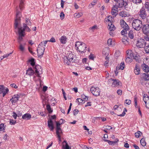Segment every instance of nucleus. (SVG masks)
I'll list each match as a JSON object with an SVG mask.
<instances>
[{
  "label": "nucleus",
  "instance_id": "nucleus-61",
  "mask_svg": "<svg viewBox=\"0 0 149 149\" xmlns=\"http://www.w3.org/2000/svg\"><path fill=\"white\" fill-rule=\"evenodd\" d=\"M10 86L13 88H17V86L15 84H10Z\"/></svg>",
  "mask_w": 149,
  "mask_h": 149
},
{
  "label": "nucleus",
  "instance_id": "nucleus-20",
  "mask_svg": "<svg viewBox=\"0 0 149 149\" xmlns=\"http://www.w3.org/2000/svg\"><path fill=\"white\" fill-rule=\"evenodd\" d=\"M48 127L51 131H53L54 129V123L52 119H49L47 121Z\"/></svg>",
  "mask_w": 149,
  "mask_h": 149
},
{
  "label": "nucleus",
  "instance_id": "nucleus-28",
  "mask_svg": "<svg viewBox=\"0 0 149 149\" xmlns=\"http://www.w3.org/2000/svg\"><path fill=\"white\" fill-rule=\"evenodd\" d=\"M67 40L66 37L65 36H62L60 39L61 42L63 44H65Z\"/></svg>",
  "mask_w": 149,
  "mask_h": 149
},
{
  "label": "nucleus",
  "instance_id": "nucleus-52",
  "mask_svg": "<svg viewBox=\"0 0 149 149\" xmlns=\"http://www.w3.org/2000/svg\"><path fill=\"white\" fill-rule=\"evenodd\" d=\"M120 52L118 51H117L115 53V56L116 57H118L120 55Z\"/></svg>",
  "mask_w": 149,
  "mask_h": 149
},
{
  "label": "nucleus",
  "instance_id": "nucleus-4",
  "mask_svg": "<svg viewBox=\"0 0 149 149\" xmlns=\"http://www.w3.org/2000/svg\"><path fill=\"white\" fill-rule=\"evenodd\" d=\"M132 26L134 30L139 31L143 26L142 21L139 19H134L132 20Z\"/></svg>",
  "mask_w": 149,
  "mask_h": 149
},
{
  "label": "nucleus",
  "instance_id": "nucleus-17",
  "mask_svg": "<svg viewBox=\"0 0 149 149\" xmlns=\"http://www.w3.org/2000/svg\"><path fill=\"white\" fill-rule=\"evenodd\" d=\"M9 91L7 88H5L3 85H0V94L3 93V96L4 97Z\"/></svg>",
  "mask_w": 149,
  "mask_h": 149
},
{
  "label": "nucleus",
  "instance_id": "nucleus-46",
  "mask_svg": "<svg viewBox=\"0 0 149 149\" xmlns=\"http://www.w3.org/2000/svg\"><path fill=\"white\" fill-rule=\"evenodd\" d=\"M19 49L21 51H23L24 49V46L22 45V44H20L19 45Z\"/></svg>",
  "mask_w": 149,
  "mask_h": 149
},
{
  "label": "nucleus",
  "instance_id": "nucleus-13",
  "mask_svg": "<svg viewBox=\"0 0 149 149\" xmlns=\"http://www.w3.org/2000/svg\"><path fill=\"white\" fill-rule=\"evenodd\" d=\"M56 134L57 137L58 138L59 141H61V137L63 134L62 130L61 127H58L57 126V128H56Z\"/></svg>",
  "mask_w": 149,
  "mask_h": 149
},
{
  "label": "nucleus",
  "instance_id": "nucleus-62",
  "mask_svg": "<svg viewBox=\"0 0 149 149\" xmlns=\"http://www.w3.org/2000/svg\"><path fill=\"white\" fill-rule=\"evenodd\" d=\"M13 118L15 119H16L17 116H18V115L15 112H13Z\"/></svg>",
  "mask_w": 149,
  "mask_h": 149
},
{
  "label": "nucleus",
  "instance_id": "nucleus-3",
  "mask_svg": "<svg viewBox=\"0 0 149 149\" xmlns=\"http://www.w3.org/2000/svg\"><path fill=\"white\" fill-rule=\"evenodd\" d=\"M75 47L77 52L81 53L85 52L87 48L85 43L79 41L75 42Z\"/></svg>",
  "mask_w": 149,
  "mask_h": 149
},
{
  "label": "nucleus",
  "instance_id": "nucleus-2",
  "mask_svg": "<svg viewBox=\"0 0 149 149\" xmlns=\"http://www.w3.org/2000/svg\"><path fill=\"white\" fill-rule=\"evenodd\" d=\"M79 61L77 59L76 56L73 54L72 52H69L67 56L64 57V63L65 64L70 66H76Z\"/></svg>",
  "mask_w": 149,
  "mask_h": 149
},
{
  "label": "nucleus",
  "instance_id": "nucleus-37",
  "mask_svg": "<svg viewBox=\"0 0 149 149\" xmlns=\"http://www.w3.org/2000/svg\"><path fill=\"white\" fill-rule=\"evenodd\" d=\"M125 65L124 62H122L120 65L119 69H120L121 70H123L125 68Z\"/></svg>",
  "mask_w": 149,
  "mask_h": 149
},
{
  "label": "nucleus",
  "instance_id": "nucleus-32",
  "mask_svg": "<svg viewBox=\"0 0 149 149\" xmlns=\"http://www.w3.org/2000/svg\"><path fill=\"white\" fill-rule=\"evenodd\" d=\"M132 2L138 5L142 2V0H132Z\"/></svg>",
  "mask_w": 149,
  "mask_h": 149
},
{
  "label": "nucleus",
  "instance_id": "nucleus-34",
  "mask_svg": "<svg viewBox=\"0 0 149 149\" xmlns=\"http://www.w3.org/2000/svg\"><path fill=\"white\" fill-rule=\"evenodd\" d=\"M61 120L62 121V122L61 123H60L59 122L56 121V128H57V126H58V127H61L60 125L62 123H64L63 121H64V120L62 119H61L60 120V121Z\"/></svg>",
  "mask_w": 149,
  "mask_h": 149
},
{
  "label": "nucleus",
  "instance_id": "nucleus-63",
  "mask_svg": "<svg viewBox=\"0 0 149 149\" xmlns=\"http://www.w3.org/2000/svg\"><path fill=\"white\" fill-rule=\"evenodd\" d=\"M89 59H90L93 60H94V57L93 56V55L92 54H90L89 55Z\"/></svg>",
  "mask_w": 149,
  "mask_h": 149
},
{
  "label": "nucleus",
  "instance_id": "nucleus-40",
  "mask_svg": "<svg viewBox=\"0 0 149 149\" xmlns=\"http://www.w3.org/2000/svg\"><path fill=\"white\" fill-rule=\"evenodd\" d=\"M142 134V133L141 132L138 131L137 132L135 133V135L136 137L138 138Z\"/></svg>",
  "mask_w": 149,
  "mask_h": 149
},
{
  "label": "nucleus",
  "instance_id": "nucleus-6",
  "mask_svg": "<svg viewBox=\"0 0 149 149\" xmlns=\"http://www.w3.org/2000/svg\"><path fill=\"white\" fill-rule=\"evenodd\" d=\"M120 23L121 26L123 29V30L121 32V34L123 35L127 34V31H128L129 29L128 25L123 19L120 20Z\"/></svg>",
  "mask_w": 149,
  "mask_h": 149
},
{
  "label": "nucleus",
  "instance_id": "nucleus-54",
  "mask_svg": "<svg viewBox=\"0 0 149 149\" xmlns=\"http://www.w3.org/2000/svg\"><path fill=\"white\" fill-rule=\"evenodd\" d=\"M83 15L82 13H80L78 14H77L75 17L77 18H79L81 17Z\"/></svg>",
  "mask_w": 149,
  "mask_h": 149
},
{
  "label": "nucleus",
  "instance_id": "nucleus-49",
  "mask_svg": "<svg viewBox=\"0 0 149 149\" xmlns=\"http://www.w3.org/2000/svg\"><path fill=\"white\" fill-rule=\"evenodd\" d=\"M77 101L79 103L78 104H79V103H82V104L84 100L81 98H78L77 99Z\"/></svg>",
  "mask_w": 149,
  "mask_h": 149
},
{
  "label": "nucleus",
  "instance_id": "nucleus-33",
  "mask_svg": "<svg viewBox=\"0 0 149 149\" xmlns=\"http://www.w3.org/2000/svg\"><path fill=\"white\" fill-rule=\"evenodd\" d=\"M28 62L30 63L31 65L33 66H34L35 64L34 59L33 58L31 59L28 61Z\"/></svg>",
  "mask_w": 149,
  "mask_h": 149
},
{
  "label": "nucleus",
  "instance_id": "nucleus-31",
  "mask_svg": "<svg viewBox=\"0 0 149 149\" xmlns=\"http://www.w3.org/2000/svg\"><path fill=\"white\" fill-rule=\"evenodd\" d=\"M129 37L131 39L134 38V35L133 32L132 31H130L128 33Z\"/></svg>",
  "mask_w": 149,
  "mask_h": 149
},
{
  "label": "nucleus",
  "instance_id": "nucleus-41",
  "mask_svg": "<svg viewBox=\"0 0 149 149\" xmlns=\"http://www.w3.org/2000/svg\"><path fill=\"white\" fill-rule=\"evenodd\" d=\"M26 24H26V25H31V23L30 21V20L29 19L26 18Z\"/></svg>",
  "mask_w": 149,
  "mask_h": 149
},
{
  "label": "nucleus",
  "instance_id": "nucleus-16",
  "mask_svg": "<svg viewBox=\"0 0 149 149\" xmlns=\"http://www.w3.org/2000/svg\"><path fill=\"white\" fill-rule=\"evenodd\" d=\"M142 31L145 34L149 35V25L146 24L143 26Z\"/></svg>",
  "mask_w": 149,
  "mask_h": 149
},
{
  "label": "nucleus",
  "instance_id": "nucleus-36",
  "mask_svg": "<svg viewBox=\"0 0 149 149\" xmlns=\"http://www.w3.org/2000/svg\"><path fill=\"white\" fill-rule=\"evenodd\" d=\"M133 58L127 57L125 60L126 62L127 63H130L132 61Z\"/></svg>",
  "mask_w": 149,
  "mask_h": 149
},
{
  "label": "nucleus",
  "instance_id": "nucleus-64",
  "mask_svg": "<svg viewBox=\"0 0 149 149\" xmlns=\"http://www.w3.org/2000/svg\"><path fill=\"white\" fill-rule=\"evenodd\" d=\"M109 62V60H106L104 64V65L105 67H107L108 65V63Z\"/></svg>",
  "mask_w": 149,
  "mask_h": 149
},
{
  "label": "nucleus",
  "instance_id": "nucleus-10",
  "mask_svg": "<svg viewBox=\"0 0 149 149\" xmlns=\"http://www.w3.org/2000/svg\"><path fill=\"white\" fill-rule=\"evenodd\" d=\"M116 6L119 8H122L123 6H127L128 3L126 2H125L124 0H117L116 1Z\"/></svg>",
  "mask_w": 149,
  "mask_h": 149
},
{
  "label": "nucleus",
  "instance_id": "nucleus-26",
  "mask_svg": "<svg viewBox=\"0 0 149 149\" xmlns=\"http://www.w3.org/2000/svg\"><path fill=\"white\" fill-rule=\"evenodd\" d=\"M31 118V115L29 113H26L22 116V118L23 119L26 120H29Z\"/></svg>",
  "mask_w": 149,
  "mask_h": 149
},
{
  "label": "nucleus",
  "instance_id": "nucleus-23",
  "mask_svg": "<svg viewBox=\"0 0 149 149\" xmlns=\"http://www.w3.org/2000/svg\"><path fill=\"white\" fill-rule=\"evenodd\" d=\"M104 141L107 142L110 145H114L117 143V142L118 141V139H116V141H111L107 140H105Z\"/></svg>",
  "mask_w": 149,
  "mask_h": 149
},
{
  "label": "nucleus",
  "instance_id": "nucleus-22",
  "mask_svg": "<svg viewBox=\"0 0 149 149\" xmlns=\"http://www.w3.org/2000/svg\"><path fill=\"white\" fill-rule=\"evenodd\" d=\"M134 72L135 74L137 75H139L140 73V68L137 64L136 65L134 68Z\"/></svg>",
  "mask_w": 149,
  "mask_h": 149
},
{
  "label": "nucleus",
  "instance_id": "nucleus-48",
  "mask_svg": "<svg viewBox=\"0 0 149 149\" xmlns=\"http://www.w3.org/2000/svg\"><path fill=\"white\" fill-rule=\"evenodd\" d=\"M143 98V100L144 102L145 103H146L147 102L149 101V97H146Z\"/></svg>",
  "mask_w": 149,
  "mask_h": 149
},
{
  "label": "nucleus",
  "instance_id": "nucleus-51",
  "mask_svg": "<svg viewBox=\"0 0 149 149\" xmlns=\"http://www.w3.org/2000/svg\"><path fill=\"white\" fill-rule=\"evenodd\" d=\"M112 39L111 38L109 39L107 41V44L109 46L111 45H112Z\"/></svg>",
  "mask_w": 149,
  "mask_h": 149
},
{
  "label": "nucleus",
  "instance_id": "nucleus-5",
  "mask_svg": "<svg viewBox=\"0 0 149 149\" xmlns=\"http://www.w3.org/2000/svg\"><path fill=\"white\" fill-rule=\"evenodd\" d=\"M19 25V22H17L16 20L15 22L14 23V28L15 29V32L16 33H18L19 35V37L18 38L19 40L21 41L22 40V37L24 36L25 34L22 31H20L18 29V27Z\"/></svg>",
  "mask_w": 149,
  "mask_h": 149
},
{
  "label": "nucleus",
  "instance_id": "nucleus-25",
  "mask_svg": "<svg viewBox=\"0 0 149 149\" xmlns=\"http://www.w3.org/2000/svg\"><path fill=\"white\" fill-rule=\"evenodd\" d=\"M19 97L20 95H14L11 99V100L13 102L15 103L18 100L19 98Z\"/></svg>",
  "mask_w": 149,
  "mask_h": 149
},
{
  "label": "nucleus",
  "instance_id": "nucleus-38",
  "mask_svg": "<svg viewBox=\"0 0 149 149\" xmlns=\"http://www.w3.org/2000/svg\"><path fill=\"white\" fill-rule=\"evenodd\" d=\"M47 109L49 113H51L52 112L53 110L51 108L49 105L47 104L46 106Z\"/></svg>",
  "mask_w": 149,
  "mask_h": 149
},
{
  "label": "nucleus",
  "instance_id": "nucleus-15",
  "mask_svg": "<svg viewBox=\"0 0 149 149\" xmlns=\"http://www.w3.org/2000/svg\"><path fill=\"white\" fill-rule=\"evenodd\" d=\"M142 76L140 79V81L141 84L143 85L144 81H146L149 79V75L146 73H143Z\"/></svg>",
  "mask_w": 149,
  "mask_h": 149
},
{
  "label": "nucleus",
  "instance_id": "nucleus-60",
  "mask_svg": "<svg viewBox=\"0 0 149 149\" xmlns=\"http://www.w3.org/2000/svg\"><path fill=\"white\" fill-rule=\"evenodd\" d=\"M117 93L119 95H121L122 93V91L120 90H118L117 91Z\"/></svg>",
  "mask_w": 149,
  "mask_h": 149
},
{
  "label": "nucleus",
  "instance_id": "nucleus-24",
  "mask_svg": "<svg viewBox=\"0 0 149 149\" xmlns=\"http://www.w3.org/2000/svg\"><path fill=\"white\" fill-rule=\"evenodd\" d=\"M109 29L110 31H113L116 29V27L112 22L108 23Z\"/></svg>",
  "mask_w": 149,
  "mask_h": 149
},
{
  "label": "nucleus",
  "instance_id": "nucleus-14",
  "mask_svg": "<svg viewBox=\"0 0 149 149\" xmlns=\"http://www.w3.org/2000/svg\"><path fill=\"white\" fill-rule=\"evenodd\" d=\"M113 81L112 86V87H115L120 85L121 83L118 80L113 79H111L109 80V82H112Z\"/></svg>",
  "mask_w": 149,
  "mask_h": 149
},
{
  "label": "nucleus",
  "instance_id": "nucleus-9",
  "mask_svg": "<svg viewBox=\"0 0 149 149\" xmlns=\"http://www.w3.org/2000/svg\"><path fill=\"white\" fill-rule=\"evenodd\" d=\"M146 43L144 39H141L137 41L136 45L139 48L144 47Z\"/></svg>",
  "mask_w": 149,
  "mask_h": 149
},
{
  "label": "nucleus",
  "instance_id": "nucleus-42",
  "mask_svg": "<svg viewBox=\"0 0 149 149\" xmlns=\"http://www.w3.org/2000/svg\"><path fill=\"white\" fill-rule=\"evenodd\" d=\"M145 8L149 12V2H146L145 4Z\"/></svg>",
  "mask_w": 149,
  "mask_h": 149
},
{
  "label": "nucleus",
  "instance_id": "nucleus-45",
  "mask_svg": "<svg viewBox=\"0 0 149 149\" xmlns=\"http://www.w3.org/2000/svg\"><path fill=\"white\" fill-rule=\"evenodd\" d=\"M10 123L11 125H15L16 123V121L15 120L10 119Z\"/></svg>",
  "mask_w": 149,
  "mask_h": 149
},
{
  "label": "nucleus",
  "instance_id": "nucleus-43",
  "mask_svg": "<svg viewBox=\"0 0 149 149\" xmlns=\"http://www.w3.org/2000/svg\"><path fill=\"white\" fill-rule=\"evenodd\" d=\"M4 124L3 123L0 124V131H1L5 130Z\"/></svg>",
  "mask_w": 149,
  "mask_h": 149
},
{
  "label": "nucleus",
  "instance_id": "nucleus-55",
  "mask_svg": "<svg viewBox=\"0 0 149 149\" xmlns=\"http://www.w3.org/2000/svg\"><path fill=\"white\" fill-rule=\"evenodd\" d=\"M131 101L130 100L126 99L125 100V103H126L127 104L129 105L131 104Z\"/></svg>",
  "mask_w": 149,
  "mask_h": 149
},
{
  "label": "nucleus",
  "instance_id": "nucleus-29",
  "mask_svg": "<svg viewBox=\"0 0 149 149\" xmlns=\"http://www.w3.org/2000/svg\"><path fill=\"white\" fill-rule=\"evenodd\" d=\"M63 147L64 149H71V148L68 145V143L65 141H64L63 142Z\"/></svg>",
  "mask_w": 149,
  "mask_h": 149
},
{
  "label": "nucleus",
  "instance_id": "nucleus-53",
  "mask_svg": "<svg viewBox=\"0 0 149 149\" xmlns=\"http://www.w3.org/2000/svg\"><path fill=\"white\" fill-rule=\"evenodd\" d=\"M60 17L61 19H63L65 17V15L63 12H61L60 14Z\"/></svg>",
  "mask_w": 149,
  "mask_h": 149
},
{
  "label": "nucleus",
  "instance_id": "nucleus-59",
  "mask_svg": "<svg viewBox=\"0 0 149 149\" xmlns=\"http://www.w3.org/2000/svg\"><path fill=\"white\" fill-rule=\"evenodd\" d=\"M97 26L96 25H95L93 26L92 27H91L90 28V29L92 30V31H94V30L97 29Z\"/></svg>",
  "mask_w": 149,
  "mask_h": 149
},
{
  "label": "nucleus",
  "instance_id": "nucleus-39",
  "mask_svg": "<svg viewBox=\"0 0 149 149\" xmlns=\"http://www.w3.org/2000/svg\"><path fill=\"white\" fill-rule=\"evenodd\" d=\"M145 51L146 53H149V44L144 47Z\"/></svg>",
  "mask_w": 149,
  "mask_h": 149
},
{
  "label": "nucleus",
  "instance_id": "nucleus-44",
  "mask_svg": "<svg viewBox=\"0 0 149 149\" xmlns=\"http://www.w3.org/2000/svg\"><path fill=\"white\" fill-rule=\"evenodd\" d=\"M48 41V40L42 42H41V43L39 45H41V46H43L45 47Z\"/></svg>",
  "mask_w": 149,
  "mask_h": 149
},
{
  "label": "nucleus",
  "instance_id": "nucleus-18",
  "mask_svg": "<svg viewBox=\"0 0 149 149\" xmlns=\"http://www.w3.org/2000/svg\"><path fill=\"white\" fill-rule=\"evenodd\" d=\"M116 6L114 5L113 6L111 9V14L114 17H116L117 15L118 12V9Z\"/></svg>",
  "mask_w": 149,
  "mask_h": 149
},
{
  "label": "nucleus",
  "instance_id": "nucleus-30",
  "mask_svg": "<svg viewBox=\"0 0 149 149\" xmlns=\"http://www.w3.org/2000/svg\"><path fill=\"white\" fill-rule=\"evenodd\" d=\"M127 57L133 58V54L132 50H128L126 51Z\"/></svg>",
  "mask_w": 149,
  "mask_h": 149
},
{
  "label": "nucleus",
  "instance_id": "nucleus-50",
  "mask_svg": "<svg viewBox=\"0 0 149 149\" xmlns=\"http://www.w3.org/2000/svg\"><path fill=\"white\" fill-rule=\"evenodd\" d=\"M104 127L105 129L107 130H110L112 129L113 128L111 127L108 125L105 126Z\"/></svg>",
  "mask_w": 149,
  "mask_h": 149
},
{
  "label": "nucleus",
  "instance_id": "nucleus-8",
  "mask_svg": "<svg viewBox=\"0 0 149 149\" xmlns=\"http://www.w3.org/2000/svg\"><path fill=\"white\" fill-rule=\"evenodd\" d=\"M90 91L92 94L95 96H99L100 95V90L98 87L92 86L90 88Z\"/></svg>",
  "mask_w": 149,
  "mask_h": 149
},
{
  "label": "nucleus",
  "instance_id": "nucleus-11",
  "mask_svg": "<svg viewBox=\"0 0 149 149\" xmlns=\"http://www.w3.org/2000/svg\"><path fill=\"white\" fill-rule=\"evenodd\" d=\"M45 47L41 45H39L37 49L38 55V56H42L44 54Z\"/></svg>",
  "mask_w": 149,
  "mask_h": 149
},
{
  "label": "nucleus",
  "instance_id": "nucleus-56",
  "mask_svg": "<svg viewBox=\"0 0 149 149\" xmlns=\"http://www.w3.org/2000/svg\"><path fill=\"white\" fill-rule=\"evenodd\" d=\"M134 105L136 108H137V100L136 98L134 99Z\"/></svg>",
  "mask_w": 149,
  "mask_h": 149
},
{
  "label": "nucleus",
  "instance_id": "nucleus-27",
  "mask_svg": "<svg viewBox=\"0 0 149 149\" xmlns=\"http://www.w3.org/2000/svg\"><path fill=\"white\" fill-rule=\"evenodd\" d=\"M34 73V71L31 68H29L26 70V74L29 75L31 76L33 75Z\"/></svg>",
  "mask_w": 149,
  "mask_h": 149
},
{
  "label": "nucleus",
  "instance_id": "nucleus-19",
  "mask_svg": "<svg viewBox=\"0 0 149 149\" xmlns=\"http://www.w3.org/2000/svg\"><path fill=\"white\" fill-rule=\"evenodd\" d=\"M119 15L122 17H128L130 16L129 13L125 10L120 11L119 13Z\"/></svg>",
  "mask_w": 149,
  "mask_h": 149
},
{
  "label": "nucleus",
  "instance_id": "nucleus-21",
  "mask_svg": "<svg viewBox=\"0 0 149 149\" xmlns=\"http://www.w3.org/2000/svg\"><path fill=\"white\" fill-rule=\"evenodd\" d=\"M141 67L144 72L147 73L149 72V67L148 65L143 63L141 65Z\"/></svg>",
  "mask_w": 149,
  "mask_h": 149
},
{
  "label": "nucleus",
  "instance_id": "nucleus-7",
  "mask_svg": "<svg viewBox=\"0 0 149 149\" xmlns=\"http://www.w3.org/2000/svg\"><path fill=\"white\" fill-rule=\"evenodd\" d=\"M138 14L139 16L142 19H145L147 18V13L145 9L144 8H142L141 9Z\"/></svg>",
  "mask_w": 149,
  "mask_h": 149
},
{
  "label": "nucleus",
  "instance_id": "nucleus-58",
  "mask_svg": "<svg viewBox=\"0 0 149 149\" xmlns=\"http://www.w3.org/2000/svg\"><path fill=\"white\" fill-rule=\"evenodd\" d=\"M48 41L52 42H56V40L54 38V37H52L50 40H48Z\"/></svg>",
  "mask_w": 149,
  "mask_h": 149
},
{
  "label": "nucleus",
  "instance_id": "nucleus-35",
  "mask_svg": "<svg viewBox=\"0 0 149 149\" xmlns=\"http://www.w3.org/2000/svg\"><path fill=\"white\" fill-rule=\"evenodd\" d=\"M140 143L141 145L143 146H144L146 145V142L145 139L144 138H142L140 141Z\"/></svg>",
  "mask_w": 149,
  "mask_h": 149
},
{
  "label": "nucleus",
  "instance_id": "nucleus-57",
  "mask_svg": "<svg viewBox=\"0 0 149 149\" xmlns=\"http://www.w3.org/2000/svg\"><path fill=\"white\" fill-rule=\"evenodd\" d=\"M79 112V111L78 109H76L74 110L73 112V114L74 116L76 115Z\"/></svg>",
  "mask_w": 149,
  "mask_h": 149
},
{
  "label": "nucleus",
  "instance_id": "nucleus-1",
  "mask_svg": "<svg viewBox=\"0 0 149 149\" xmlns=\"http://www.w3.org/2000/svg\"><path fill=\"white\" fill-rule=\"evenodd\" d=\"M24 3L22 0H21L19 6L20 10H19L18 7L16 8V18L15 19V22L16 20L17 22H19V25L18 27V29L21 31H23V32L25 34V31L26 30L27 32H30L31 29L26 25V24H24L23 25V28L22 27H20V19L21 17V14L20 11L22 10L23 6Z\"/></svg>",
  "mask_w": 149,
  "mask_h": 149
},
{
  "label": "nucleus",
  "instance_id": "nucleus-12",
  "mask_svg": "<svg viewBox=\"0 0 149 149\" xmlns=\"http://www.w3.org/2000/svg\"><path fill=\"white\" fill-rule=\"evenodd\" d=\"M35 70L37 76L40 77V74H42V69L41 66L38 65H36L35 68Z\"/></svg>",
  "mask_w": 149,
  "mask_h": 149
},
{
  "label": "nucleus",
  "instance_id": "nucleus-47",
  "mask_svg": "<svg viewBox=\"0 0 149 149\" xmlns=\"http://www.w3.org/2000/svg\"><path fill=\"white\" fill-rule=\"evenodd\" d=\"M122 41L123 43L125 45H127L128 44V41L125 39H122Z\"/></svg>",
  "mask_w": 149,
  "mask_h": 149
}]
</instances>
